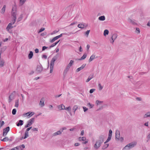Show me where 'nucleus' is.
Here are the masks:
<instances>
[{
	"mask_svg": "<svg viewBox=\"0 0 150 150\" xmlns=\"http://www.w3.org/2000/svg\"><path fill=\"white\" fill-rule=\"evenodd\" d=\"M105 136L103 135L100 136L99 139L96 141V144L94 145V148L96 149H98L100 146L101 144L104 142Z\"/></svg>",
	"mask_w": 150,
	"mask_h": 150,
	"instance_id": "nucleus-1",
	"label": "nucleus"
},
{
	"mask_svg": "<svg viewBox=\"0 0 150 150\" xmlns=\"http://www.w3.org/2000/svg\"><path fill=\"white\" fill-rule=\"evenodd\" d=\"M137 144V142H133L127 144L123 149V150L129 149L133 147Z\"/></svg>",
	"mask_w": 150,
	"mask_h": 150,
	"instance_id": "nucleus-2",
	"label": "nucleus"
},
{
	"mask_svg": "<svg viewBox=\"0 0 150 150\" xmlns=\"http://www.w3.org/2000/svg\"><path fill=\"white\" fill-rule=\"evenodd\" d=\"M17 7L16 5L13 6L11 11V15L13 18H16Z\"/></svg>",
	"mask_w": 150,
	"mask_h": 150,
	"instance_id": "nucleus-3",
	"label": "nucleus"
},
{
	"mask_svg": "<svg viewBox=\"0 0 150 150\" xmlns=\"http://www.w3.org/2000/svg\"><path fill=\"white\" fill-rule=\"evenodd\" d=\"M16 96V92L15 91L11 93L9 96L8 102L10 103L13 100Z\"/></svg>",
	"mask_w": 150,
	"mask_h": 150,
	"instance_id": "nucleus-4",
	"label": "nucleus"
},
{
	"mask_svg": "<svg viewBox=\"0 0 150 150\" xmlns=\"http://www.w3.org/2000/svg\"><path fill=\"white\" fill-rule=\"evenodd\" d=\"M57 59V56H54L53 57L50 62V67H54V62Z\"/></svg>",
	"mask_w": 150,
	"mask_h": 150,
	"instance_id": "nucleus-5",
	"label": "nucleus"
},
{
	"mask_svg": "<svg viewBox=\"0 0 150 150\" xmlns=\"http://www.w3.org/2000/svg\"><path fill=\"white\" fill-rule=\"evenodd\" d=\"M10 127H7L6 128L3 129V137H5L7 135V133L9 131Z\"/></svg>",
	"mask_w": 150,
	"mask_h": 150,
	"instance_id": "nucleus-6",
	"label": "nucleus"
},
{
	"mask_svg": "<svg viewBox=\"0 0 150 150\" xmlns=\"http://www.w3.org/2000/svg\"><path fill=\"white\" fill-rule=\"evenodd\" d=\"M32 128V127H30L28 128L26 130L25 133V136L24 137H22L23 139H25L28 137V131Z\"/></svg>",
	"mask_w": 150,
	"mask_h": 150,
	"instance_id": "nucleus-7",
	"label": "nucleus"
},
{
	"mask_svg": "<svg viewBox=\"0 0 150 150\" xmlns=\"http://www.w3.org/2000/svg\"><path fill=\"white\" fill-rule=\"evenodd\" d=\"M35 114L34 112H29L26 113H24L23 114V116L24 117H28V118L31 117Z\"/></svg>",
	"mask_w": 150,
	"mask_h": 150,
	"instance_id": "nucleus-8",
	"label": "nucleus"
},
{
	"mask_svg": "<svg viewBox=\"0 0 150 150\" xmlns=\"http://www.w3.org/2000/svg\"><path fill=\"white\" fill-rule=\"evenodd\" d=\"M34 121L35 118H32L28 121L27 123L30 126L33 123Z\"/></svg>",
	"mask_w": 150,
	"mask_h": 150,
	"instance_id": "nucleus-9",
	"label": "nucleus"
},
{
	"mask_svg": "<svg viewBox=\"0 0 150 150\" xmlns=\"http://www.w3.org/2000/svg\"><path fill=\"white\" fill-rule=\"evenodd\" d=\"M73 33H64L61 34L59 35L58 36H57V37H58V39L61 37L63 35H71V34H73Z\"/></svg>",
	"mask_w": 150,
	"mask_h": 150,
	"instance_id": "nucleus-10",
	"label": "nucleus"
},
{
	"mask_svg": "<svg viewBox=\"0 0 150 150\" xmlns=\"http://www.w3.org/2000/svg\"><path fill=\"white\" fill-rule=\"evenodd\" d=\"M44 101L45 98H42L39 103V105L41 107H42L44 106Z\"/></svg>",
	"mask_w": 150,
	"mask_h": 150,
	"instance_id": "nucleus-11",
	"label": "nucleus"
},
{
	"mask_svg": "<svg viewBox=\"0 0 150 150\" xmlns=\"http://www.w3.org/2000/svg\"><path fill=\"white\" fill-rule=\"evenodd\" d=\"M120 132L118 130H117L115 133V139L117 140L120 138Z\"/></svg>",
	"mask_w": 150,
	"mask_h": 150,
	"instance_id": "nucleus-12",
	"label": "nucleus"
},
{
	"mask_svg": "<svg viewBox=\"0 0 150 150\" xmlns=\"http://www.w3.org/2000/svg\"><path fill=\"white\" fill-rule=\"evenodd\" d=\"M42 67L41 65H38L37 66L36 70L39 73L41 72L42 70Z\"/></svg>",
	"mask_w": 150,
	"mask_h": 150,
	"instance_id": "nucleus-13",
	"label": "nucleus"
},
{
	"mask_svg": "<svg viewBox=\"0 0 150 150\" xmlns=\"http://www.w3.org/2000/svg\"><path fill=\"white\" fill-rule=\"evenodd\" d=\"M128 22L129 23L133 25H135L136 24V23L135 22V21L133 19L132 20L130 18H129L128 19Z\"/></svg>",
	"mask_w": 150,
	"mask_h": 150,
	"instance_id": "nucleus-14",
	"label": "nucleus"
},
{
	"mask_svg": "<svg viewBox=\"0 0 150 150\" xmlns=\"http://www.w3.org/2000/svg\"><path fill=\"white\" fill-rule=\"evenodd\" d=\"M86 64H83L80 67L78 68L77 69H76V71L77 72H79L82 69H83L84 67H85L86 66Z\"/></svg>",
	"mask_w": 150,
	"mask_h": 150,
	"instance_id": "nucleus-15",
	"label": "nucleus"
},
{
	"mask_svg": "<svg viewBox=\"0 0 150 150\" xmlns=\"http://www.w3.org/2000/svg\"><path fill=\"white\" fill-rule=\"evenodd\" d=\"M12 25V24L11 23L8 24L6 28V30L8 31L9 29H11L13 28V26Z\"/></svg>",
	"mask_w": 150,
	"mask_h": 150,
	"instance_id": "nucleus-16",
	"label": "nucleus"
},
{
	"mask_svg": "<svg viewBox=\"0 0 150 150\" xmlns=\"http://www.w3.org/2000/svg\"><path fill=\"white\" fill-rule=\"evenodd\" d=\"M62 132V131H61V130H60L57 132H56L54 133L53 134V136H56L57 135L61 134Z\"/></svg>",
	"mask_w": 150,
	"mask_h": 150,
	"instance_id": "nucleus-17",
	"label": "nucleus"
},
{
	"mask_svg": "<svg viewBox=\"0 0 150 150\" xmlns=\"http://www.w3.org/2000/svg\"><path fill=\"white\" fill-rule=\"evenodd\" d=\"M150 117V111L146 112L144 115V118H146Z\"/></svg>",
	"mask_w": 150,
	"mask_h": 150,
	"instance_id": "nucleus-18",
	"label": "nucleus"
},
{
	"mask_svg": "<svg viewBox=\"0 0 150 150\" xmlns=\"http://www.w3.org/2000/svg\"><path fill=\"white\" fill-rule=\"evenodd\" d=\"M93 77V74H91L90 75L87 79L86 82H89L92 78Z\"/></svg>",
	"mask_w": 150,
	"mask_h": 150,
	"instance_id": "nucleus-19",
	"label": "nucleus"
},
{
	"mask_svg": "<svg viewBox=\"0 0 150 150\" xmlns=\"http://www.w3.org/2000/svg\"><path fill=\"white\" fill-rule=\"evenodd\" d=\"M58 108L60 110L65 109V106L63 104H61L59 106Z\"/></svg>",
	"mask_w": 150,
	"mask_h": 150,
	"instance_id": "nucleus-20",
	"label": "nucleus"
},
{
	"mask_svg": "<svg viewBox=\"0 0 150 150\" xmlns=\"http://www.w3.org/2000/svg\"><path fill=\"white\" fill-rule=\"evenodd\" d=\"M117 35L116 33H114L112 35L111 38H112V39H113L115 40L117 38Z\"/></svg>",
	"mask_w": 150,
	"mask_h": 150,
	"instance_id": "nucleus-21",
	"label": "nucleus"
},
{
	"mask_svg": "<svg viewBox=\"0 0 150 150\" xmlns=\"http://www.w3.org/2000/svg\"><path fill=\"white\" fill-rule=\"evenodd\" d=\"M23 121L22 120H20L19 121V122L16 124V125L18 126H21L23 124Z\"/></svg>",
	"mask_w": 150,
	"mask_h": 150,
	"instance_id": "nucleus-22",
	"label": "nucleus"
},
{
	"mask_svg": "<svg viewBox=\"0 0 150 150\" xmlns=\"http://www.w3.org/2000/svg\"><path fill=\"white\" fill-rule=\"evenodd\" d=\"M19 105V99H18L16 100L15 101V107L16 108H18V106Z\"/></svg>",
	"mask_w": 150,
	"mask_h": 150,
	"instance_id": "nucleus-23",
	"label": "nucleus"
},
{
	"mask_svg": "<svg viewBox=\"0 0 150 150\" xmlns=\"http://www.w3.org/2000/svg\"><path fill=\"white\" fill-rule=\"evenodd\" d=\"M33 55V53L32 51H30L28 55V57L29 59L32 58Z\"/></svg>",
	"mask_w": 150,
	"mask_h": 150,
	"instance_id": "nucleus-24",
	"label": "nucleus"
},
{
	"mask_svg": "<svg viewBox=\"0 0 150 150\" xmlns=\"http://www.w3.org/2000/svg\"><path fill=\"white\" fill-rule=\"evenodd\" d=\"M4 61L3 59H1L0 61V67H2L4 64Z\"/></svg>",
	"mask_w": 150,
	"mask_h": 150,
	"instance_id": "nucleus-25",
	"label": "nucleus"
},
{
	"mask_svg": "<svg viewBox=\"0 0 150 150\" xmlns=\"http://www.w3.org/2000/svg\"><path fill=\"white\" fill-rule=\"evenodd\" d=\"M6 7V6L5 5L3 6V8H2L1 10V13L3 14L4 13Z\"/></svg>",
	"mask_w": 150,
	"mask_h": 150,
	"instance_id": "nucleus-26",
	"label": "nucleus"
},
{
	"mask_svg": "<svg viewBox=\"0 0 150 150\" xmlns=\"http://www.w3.org/2000/svg\"><path fill=\"white\" fill-rule=\"evenodd\" d=\"M23 18V14H22L20 15L19 16L18 18V19H17V22H18L20 21Z\"/></svg>",
	"mask_w": 150,
	"mask_h": 150,
	"instance_id": "nucleus-27",
	"label": "nucleus"
},
{
	"mask_svg": "<svg viewBox=\"0 0 150 150\" xmlns=\"http://www.w3.org/2000/svg\"><path fill=\"white\" fill-rule=\"evenodd\" d=\"M112 136L108 135V137L107 140L105 141V142H104L105 144H106L111 139V138Z\"/></svg>",
	"mask_w": 150,
	"mask_h": 150,
	"instance_id": "nucleus-28",
	"label": "nucleus"
},
{
	"mask_svg": "<svg viewBox=\"0 0 150 150\" xmlns=\"http://www.w3.org/2000/svg\"><path fill=\"white\" fill-rule=\"evenodd\" d=\"M98 19L100 21H103L105 20V17L104 16H101L99 17Z\"/></svg>",
	"mask_w": 150,
	"mask_h": 150,
	"instance_id": "nucleus-29",
	"label": "nucleus"
},
{
	"mask_svg": "<svg viewBox=\"0 0 150 150\" xmlns=\"http://www.w3.org/2000/svg\"><path fill=\"white\" fill-rule=\"evenodd\" d=\"M26 0H20L19 4L21 6L23 5L25 2Z\"/></svg>",
	"mask_w": 150,
	"mask_h": 150,
	"instance_id": "nucleus-30",
	"label": "nucleus"
},
{
	"mask_svg": "<svg viewBox=\"0 0 150 150\" xmlns=\"http://www.w3.org/2000/svg\"><path fill=\"white\" fill-rule=\"evenodd\" d=\"M95 55L94 54L92 55L90 57V58L89 59V61L90 62L92 61L95 58Z\"/></svg>",
	"mask_w": 150,
	"mask_h": 150,
	"instance_id": "nucleus-31",
	"label": "nucleus"
},
{
	"mask_svg": "<svg viewBox=\"0 0 150 150\" xmlns=\"http://www.w3.org/2000/svg\"><path fill=\"white\" fill-rule=\"evenodd\" d=\"M78 107L77 105H75L73 107V111L74 113H75V112L76 111V110L78 109Z\"/></svg>",
	"mask_w": 150,
	"mask_h": 150,
	"instance_id": "nucleus-32",
	"label": "nucleus"
},
{
	"mask_svg": "<svg viewBox=\"0 0 150 150\" xmlns=\"http://www.w3.org/2000/svg\"><path fill=\"white\" fill-rule=\"evenodd\" d=\"M60 41V40L56 42L55 43L52 44L50 47V48H51L55 46L57 43L59 42Z\"/></svg>",
	"mask_w": 150,
	"mask_h": 150,
	"instance_id": "nucleus-33",
	"label": "nucleus"
},
{
	"mask_svg": "<svg viewBox=\"0 0 150 150\" xmlns=\"http://www.w3.org/2000/svg\"><path fill=\"white\" fill-rule=\"evenodd\" d=\"M109 33V31L107 30L106 29L104 30L103 35L104 36H105L106 35H108Z\"/></svg>",
	"mask_w": 150,
	"mask_h": 150,
	"instance_id": "nucleus-34",
	"label": "nucleus"
},
{
	"mask_svg": "<svg viewBox=\"0 0 150 150\" xmlns=\"http://www.w3.org/2000/svg\"><path fill=\"white\" fill-rule=\"evenodd\" d=\"M84 27V25L82 24H79L78 25V27L80 28H83Z\"/></svg>",
	"mask_w": 150,
	"mask_h": 150,
	"instance_id": "nucleus-35",
	"label": "nucleus"
},
{
	"mask_svg": "<svg viewBox=\"0 0 150 150\" xmlns=\"http://www.w3.org/2000/svg\"><path fill=\"white\" fill-rule=\"evenodd\" d=\"M20 148H21L20 146H17L11 149L10 150H19L20 149Z\"/></svg>",
	"mask_w": 150,
	"mask_h": 150,
	"instance_id": "nucleus-36",
	"label": "nucleus"
},
{
	"mask_svg": "<svg viewBox=\"0 0 150 150\" xmlns=\"http://www.w3.org/2000/svg\"><path fill=\"white\" fill-rule=\"evenodd\" d=\"M74 62L72 60H70V62L68 64L67 66H69L70 67L73 64Z\"/></svg>",
	"mask_w": 150,
	"mask_h": 150,
	"instance_id": "nucleus-37",
	"label": "nucleus"
},
{
	"mask_svg": "<svg viewBox=\"0 0 150 150\" xmlns=\"http://www.w3.org/2000/svg\"><path fill=\"white\" fill-rule=\"evenodd\" d=\"M58 39V37H57V36H56L54 37L52 40H51L50 42H51L52 43L57 40Z\"/></svg>",
	"mask_w": 150,
	"mask_h": 150,
	"instance_id": "nucleus-38",
	"label": "nucleus"
},
{
	"mask_svg": "<svg viewBox=\"0 0 150 150\" xmlns=\"http://www.w3.org/2000/svg\"><path fill=\"white\" fill-rule=\"evenodd\" d=\"M86 54L85 53L83 54V56L81 57V59H79V60H81L84 59L86 57Z\"/></svg>",
	"mask_w": 150,
	"mask_h": 150,
	"instance_id": "nucleus-39",
	"label": "nucleus"
},
{
	"mask_svg": "<svg viewBox=\"0 0 150 150\" xmlns=\"http://www.w3.org/2000/svg\"><path fill=\"white\" fill-rule=\"evenodd\" d=\"M86 139V138L85 137H80L79 138V140L80 141H84Z\"/></svg>",
	"mask_w": 150,
	"mask_h": 150,
	"instance_id": "nucleus-40",
	"label": "nucleus"
},
{
	"mask_svg": "<svg viewBox=\"0 0 150 150\" xmlns=\"http://www.w3.org/2000/svg\"><path fill=\"white\" fill-rule=\"evenodd\" d=\"M8 140V138L7 137H5L3 139H1V140L4 142H7Z\"/></svg>",
	"mask_w": 150,
	"mask_h": 150,
	"instance_id": "nucleus-41",
	"label": "nucleus"
},
{
	"mask_svg": "<svg viewBox=\"0 0 150 150\" xmlns=\"http://www.w3.org/2000/svg\"><path fill=\"white\" fill-rule=\"evenodd\" d=\"M87 106L89 107L90 108H91L93 107L94 105L93 104H91L90 103H88L87 104Z\"/></svg>",
	"mask_w": 150,
	"mask_h": 150,
	"instance_id": "nucleus-42",
	"label": "nucleus"
},
{
	"mask_svg": "<svg viewBox=\"0 0 150 150\" xmlns=\"http://www.w3.org/2000/svg\"><path fill=\"white\" fill-rule=\"evenodd\" d=\"M65 110L69 112L71 111V107L70 106H69L65 108Z\"/></svg>",
	"mask_w": 150,
	"mask_h": 150,
	"instance_id": "nucleus-43",
	"label": "nucleus"
},
{
	"mask_svg": "<svg viewBox=\"0 0 150 150\" xmlns=\"http://www.w3.org/2000/svg\"><path fill=\"white\" fill-rule=\"evenodd\" d=\"M109 146V144H105L103 146V147H102V149H105L107 148Z\"/></svg>",
	"mask_w": 150,
	"mask_h": 150,
	"instance_id": "nucleus-44",
	"label": "nucleus"
},
{
	"mask_svg": "<svg viewBox=\"0 0 150 150\" xmlns=\"http://www.w3.org/2000/svg\"><path fill=\"white\" fill-rule=\"evenodd\" d=\"M16 109H13L12 111V114L13 115L16 114Z\"/></svg>",
	"mask_w": 150,
	"mask_h": 150,
	"instance_id": "nucleus-45",
	"label": "nucleus"
},
{
	"mask_svg": "<svg viewBox=\"0 0 150 150\" xmlns=\"http://www.w3.org/2000/svg\"><path fill=\"white\" fill-rule=\"evenodd\" d=\"M13 20L12 21V22H11L12 23V25L16 21V18H15H15H13Z\"/></svg>",
	"mask_w": 150,
	"mask_h": 150,
	"instance_id": "nucleus-46",
	"label": "nucleus"
},
{
	"mask_svg": "<svg viewBox=\"0 0 150 150\" xmlns=\"http://www.w3.org/2000/svg\"><path fill=\"white\" fill-rule=\"evenodd\" d=\"M98 86L100 90H101L103 88V86H101L100 83L98 84Z\"/></svg>",
	"mask_w": 150,
	"mask_h": 150,
	"instance_id": "nucleus-47",
	"label": "nucleus"
},
{
	"mask_svg": "<svg viewBox=\"0 0 150 150\" xmlns=\"http://www.w3.org/2000/svg\"><path fill=\"white\" fill-rule=\"evenodd\" d=\"M4 122L2 121L1 122L0 121V129L1 128V127L4 124Z\"/></svg>",
	"mask_w": 150,
	"mask_h": 150,
	"instance_id": "nucleus-48",
	"label": "nucleus"
},
{
	"mask_svg": "<svg viewBox=\"0 0 150 150\" xmlns=\"http://www.w3.org/2000/svg\"><path fill=\"white\" fill-rule=\"evenodd\" d=\"M135 32L137 33H139L140 32L139 29V28H136Z\"/></svg>",
	"mask_w": 150,
	"mask_h": 150,
	"instance_id": "nucleus-49",
	"label": "nucleus"
},
{
	"mask_svg": "<svg viewBox=\"0 0 150 150\" xmlns=\"http://www.w3.org/2000/svg\"><path fill=\"white\" fill-rule=\"evenodd\" d=\"M20 146L21 147V148H20V149L21 150H23V149H22V147L23 149L25 148V146L24 145V144H23L21 145V146Z\"/></svg>",
	"mask_w": 150,
	"mask_h": 150,
	"instance_id": "nucleus-50",
	"label": "nucleus"
},
{
	"mask_svg": "<svg viewBox=\"0 0 150 150\" xmlns=\"http://www.w3.org/2000/svg\"><path fill=\"white\" fill-rule=\"evenodd\" d=\"M95 89L94 88H92L89 91V93H92L95 91Z\"/></svg>",
	"mask_w": 150,
	"mask_h": 150,
	"instance_id": "nucleus-51",
	"label": "nucleus"
},
{
	"mask_svg": "<svg viewBox=\"0 0 150 150\" xmlns=\"http://www.w3.org/2000/svg\"><path fill=\"white\" fill-rule=\"evenodd\" d=\"M59 31V30L58 31H57V30H55L54 31L51 33V35H52L53 34H54L57 33Z\"/></svg>",
	"mask_w": 150,
	"mask_h": 150,
	"instance_id": "nucleus-52",
	"label": "nucleus"
},
{
	"mask_svg": "<svg viewBox=\"0 0 150 150\" xmlns=\"http://www.w3.org/2000/svg\"><path fill=\"white\" fill-rule=\"evenodd\" d=\"M32 130L33 131H38V128H33Z\"/></svg>",
	"mask_w": 150,
	"mask_h": 150,
	"instance_id": "nucleus-53",
	"label": "nucleus"
},
{
	"mask_svg": "<svg viewBox=\"0 0 150 150\" xmlns=\"http://www.w3.org/2000/svg\"><path fill=\"white\" fill-rule=\"evenodd\" d=\"M114 40V39H112V38H111V39L110 40V42L112 44H113Z\"/></svg>",
	"mask_w": 150,
	"mask_h": 150,
	"instance_id": "nucleus-54",
	"label": "nucleus"
},
{
	"mask_svg": "<svg viewBox=\"0 0 150 150\" xmlns=\"http://www.w3.org/2000/svg\"><path fill=\"white\" fill-rule=\"evenodd\" d=\"M124 140V138L122 137H121L119 138L117 140H120V142H122Z\"/></svg>",
	"mask_w": 150,
	"mask_h": 150,
	"instance_id": "nucleus-55",
	"label": "nucleus"
},
{
	"mask_svg": "<svg viewBox=\"0 0 150 150\" xmlns=\"http://www.w3.org/2000/svg\"><path fill=\"white\" fill-rule=\"evenodd\" d=\"M41 35L42 36H46L47 35V33L46 32H44L43 33H42Z\"/></svg>",
	"mask_w": 150,
	"mask_h": 150,
	"instance_id": "nucleus-56",
	"label": "nucleus"
},
{
	"mask_svg": "<svg viewBox=\"0 0 150 150\" xmlns=\"http://www.w3.org/2000/svg\"><path fill=\"white\" fill-rule=\"evenodd\" d=\"M136 100L138 101H141L142 100V98L140 97H137L136 98Z\"/></svg>",
	"mask_w": 150,
	"mask_h": 150,
	"instance_id": "nucleus-57",
	"label": "nucleus"
},
{
	"mask_svg": "<svg viewBox=\"0 0 150 150\" xmlns=\"http://www.w3.org/2000/svg\"><path fill=\"white\" fill-rule=\"evenodd\" d=\"M45 30V28H41L40 30H39V32H41L43 31L44 30Z\"/></svg>",
	"mask_w": 150,
	"mask_h": 150,
	"instance_id": "nucleus-58",
	"label": "nucleus"
},
{
	"mask_svg": "<svg viewBox=\"0 0 150 150\" xmlns=\"http://www.w3.org/2000/svg\"><path fill=\"white\" fill-rule=\"evenodd\" d=\"M47 56L45 55H43L42 56V58L45 59H46L47 58Z\"/></svg>",
	"mask_w": 150,
	"mask_h": 150,
	"instance_id": "nucleus-59",
	"label": "nucleus"
},
{
	"mask_svg": "<svg viewBox=\"0 0 150 150\" xmlns=\"http://www.w3.org/2000/svg\"><path fill=\"white\" fill-rule=\"evenodd\" d=\"M47 47H46V46H43L42 47V51L45 50L47 48Z\"/></svg>",
	"mask_w": 150,
	"mask_h": 150,
	"instance_id": "nucleus-60",
	"label": "nucleus"
},
{
	"mask_svg": "<svg viewBox=\"0 0 150 150\" xmlns=\"http://www.w3.org/2000/svg\"><path fill=\"white\" fill-rule=\"evenodd\" d=\"M112 131L111 129H110L109 131V133L108 134V135H112Z\"/></svg>",
	"mask_w": 150,
	"mask_h": 150,
	"instance_id": "nucleus-61",
	"label": "nucleus"
},
{
	"mask_svg": "<svg viewBox=\"0 0 150 150\" xmlns=\"http://www.w3.org/2000/svg\"><path fill=\"white\" fill-rule=\"evenodd\" d=\"M83 111L84 112H86L88 110V108H86L85 107H83Z\"/></svg>",
	"mask_w": 150,
	"mask_h": 150,
	"instance_id": "nucleus-62",
	"label": "nucleus"
},
{
	"mask_svg": "<svg viewBox=\"0 0 150 150\" xmlns=\"http://www.w3.org/2000/svg\"><path fill=\"white\" fill-rule=\"evenodd\" d=\"M90 32V30H87L86 33V35H89Z\"/></svg>",
	"mask_w": 150,
	"mask_h": 150,
	"instance_id": "nucleus-63",
	"label": "nucleus"
},
{
	"mask_svg": "<svg viewBox=\"0 0 150 150\" xmlns=\"http://www.w3.org/2000/svg\"><path fill=\"white\" fill-rule=\"evenodd\" d=\"M68 71V70H67V69H66L64 70V74H66L67 73Z\"/></svg>",
	"mask_w": 150,
	"mask_h": 150,
	"instance_id": "nucleus-64",
	"label": "nucleus"
}]
</instances>
